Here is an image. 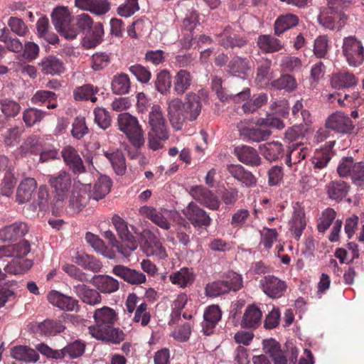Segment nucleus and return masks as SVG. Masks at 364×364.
<instances>
[{
  "label": "nucleus",
  "instance_id": "nucleus-1",
  "mask_svg": "<svg viewBox=\"0 0 364 364\" xmlns=\"http://www.w3.org/2000/svg\"><path fill=\"white\" fill-rule=\"evenodd\" d=\"M95 324L89 326L92 337L97 340L119 344L125 338L124 333L118 328L113 327L117 318L115 311L110 307L103 306L95 311Z\"/></svg>",
  "mask_w": 364,
  "mask_h": 364
},
{
  "label": "nucleus",
  "instance_id": "nucleus-2",
  "mask_svg": "<svg viewBox=\"0 0 364 364\" xmlns=\"http://www.w3.org/2000/svg\"><path fill=\"white\" fill-rule=\"evenodd\" d=\"M111 186V180L107 176L99 177L95 183L92 193L90 192V183L75 181L69 199V205L73 210L79 211L87 204L91 197L96 200L104 198L110 191Z\"/></svg>",
  "mask_w": 364,
  "mask_h": 364
},
{
  "label": "nucleus",
  "instance_id": "nucleus-3",
  "mask_svg": "<svg viewBox=\"0 0 364 364\" xmlns=\"http://www.w3.org/2000/svg\"><path fill=\"white\" fill-rule=\"evenodd\" d=\"M117 125L135 148L139 149L144 145V131L136 117L129 112L121 113L117 117Z\"/></svg>",
  "mask_w": 364,
  "mask_h": 364
},
{
  "label": "nucleus",
  "instance_id": "nucleus-4",
  "mask_svg": "<svg viewBox=\"0 0 364 364\" xmlns=\"http://www.w3.org/2000/svg\"><path fill=\"white\" fill-rule=\"evenodd\" d=\"M112 223L122 240V246H119V253L124 257H128L134 251L138 243L134 237L128 229L127 223L119 215H114L112 219Z\"/></svg>",
  "mask_w": 364,
  "mask_h": 364
},
{
  "label": "nucleus",
  "instance_id": "nucleus-5",
  "mask_svg": "<svg viewBox=\"0 0 364 364\" xmlns=\"http://www.w3.org/2000/svg\"><path fill=\"white\" fill-rule=\"evenodd\" d=\"M240 137L247 142H261L266 141L272 134V132L258 120L256 126L251 125L248 122L241 121L237 125Z\"/></svg>",
  "mask_w": 364,
  "mask_h": 364
},
{
  "label": "nucleus",
  "instance_id": "nucleus-6",
  "mask_svg": "<svg viewBox=\"0 0 364 364\" xmlns=\"http://www.w3.org/2000/svg\"><path fill=\"white\" fill-rule=\"evenodd\" d=\"M342 51L348 64L351 67H358L364 61L363 46L355 36L343 38Z\"/></svg>",
  "mask_w": 364,
  "mask_h": 364
},
{
  "label": "nucleus",
  "instance_id": "nucleus-7",
  "mask_svg": "<svg viewBox=\"0 0 364 364\" xmlns=\"http://www.w3.org/2000/svg\"><path fill=\"white\" fill-rule=\"evenodd\" d=\"M71 183L69 173L65 171H61L58 174L50 176L49 183L53 189L54 200L57 205H60L68 198Z\"/></svg>",
  "mask_w": 364,
  "mask_h": 364
},
{
  "label": "nucleus",
  "instance_id": "nucleus-8",
  "mask_svg": "<svg viewBox=\"0 0 364 364\" xmlns=\"http://www.w3.org/2000/svg\"><path fill=\"white\" fill-rule=\"evenodd\" d=\"M183 213L195 228H205L211 223L212 220L209 214L194 202L189 203Z\"/></svg>",
  "mask_w": 364,
  "mask_h": 364
},
{
  "label": "nucleus",
  "instance_id": "nucleus-9",
  "mask_svg": "<svg viewBox=\"0 0 364 364\" xmlns=\"http://www.w3.org/2000/svg\"><path fill=\"white\" fill-rule=\"evenodd\" d=\"M190 195L203 206L216 210L220 208V202L211 191L203 186H194L190 188Z\"/></svg>",
  "mask_w": 364,
  "mask_h": 364
},
{
  "label": "nucleus",
  "instance_id": "nucleus-10",
  "mask_svg": "<svg viewBox=\"0 0 364 364\" xmlns=\"http://www.w3.org/2000/svg\"><path fill=\"white\" fill-rule=\"evenodd\" d=\"M327 129L341 134H348L354 128L350 118L342 112H336L331 114L326 121Z\"/></svg>",
  "mask_w": 364,
  "mask_h": 364
},
{
  "label": "nucleus",
  "instance_id": "nucleus-11",
  "mask_svg": "<svg viewBox=\"0 0 364 364\" xmlns=\"http://www.w3.org/2000/svg\"><path fill=\"white\" fill-rule=\"evenodd\" d=\"M259 284L263 292L273 299L281 297L287 289L285 282L272 275L263 277L260 280Z\"/></svg>",
  "mask_w": 364,
  "mask_h": 364
},
{
  "label": "nucleus",
  "instance_id": "nucleus-12",
  "mask_svg": "<svg viewBox=\"0 0 364 364\" xmlns=\"http://www.w3.org/2000/svg\"><path fill=\"white\" fill-rule=\"evenodd\" d=\"M310 154L308 146L303 143H293L288 146L287 154L284 156V164L289 168L300 163Z\"/></svg>",
  "mask_w": 364,
  "mask_h": 364
},
{
  "label": "nucleus",
  "instance_id": "nucleus-13",
  "mask_svg": "<svg viewBox=\"0 0 364 364\" xmlns=\"http://www.w3.org/2000/svg\"><path fill=\"white\" fill-rule=\"evenodd\" d=\"M181 107L188 120L193 121L197 119L201 112V98L193 92L186 94L183 102H181Z\"/></svg>",
  "mask_w": 364,
  "mask_h": 364
},
{
  "label": "nucleus",
  "instance_id": "nucleus-14",
  "mask_svg": "<svg viewBox=\"0 0 364 364\" xmlns=\"http://www.w3.org/2000/svg\"><path fill=\"white\" fill-rule=\"evenodd\" d=\"M112 273L133 285L144 284L146 280V276L142 272L121 264L113 267Z\"/></svg>",
  "mask_w": 364,
  "mask_h": 364
},
{
  "label": "nucleus",
  "instance_id": "nucleus-15",
  "mask_svg": "<svg viewBox=\"0 0 364 364\" xmlns=\"http://www.w3.org/2000/svg\"><path fill=\"white\" fill-rule=\"evenodd\" d=\"M234 154L242 164L250 166H258L262 163V159L257 150L247 145L235 147Z\"/></svg>",
  "mask_w": 364,
  "mask_h": 364
},
{
  "label": "nucleus",
  "instance_id": "nucleus-16",
  "mask_svg": "<svg viewBox=\"0 0 364 364\" xmlns=\"http://www.w3.org/2000/svg\"><path fill=\"white\" fill-rule=\"evenodd\" d=\"M61 154L65 164L75 174L85 171L82 160L75 148L70 146H65Z\"/></svg>",
  "mask_w": 364,
  "mask_h": 364
},
{
  "label": "nucleus",
  "instance_id": "nucleus-17",
  "mask_svg": "<svg viewBox=\"0 0 364 364\" xmlns=\"http://www.w3.org/2000/svg\"><path fill=\"white\" fill-rule=\"evenodd\" d=\"M168 115L173 128L176 130L181 129L187 118L181 109V101L179 99L173 98L168 101Z\"/></svg>",
  "mask_w": 364,
  "mask_h": 364
},
{
  "label": "nucleus",
  "instance_id": "nucleus-18",
  "mask_svg": "<svg viewBox=\"0 0 364 364\" xmlns=\"http://www.w3.org/2000/svg\"><path fill=\"white\" fill-rule=\"evenodd\" d=\"M50 304L63 311H77L79 309L78 301L71 296H67L57 291H52L48 295Z\"/></svg>",
  "mask_w": 364,
  "mask_h": 364
},
{
  "label": "nucleus",
  "instance_id": "nucleus-19",
  "mask_svg": "<svg viewBox=\"0 0 364 364\" xmlns=\"http://www.w3.org/2000/svg\"><path fill=\"white\" fill-rule=\"evenodd\" d=\"M139 213L151 220L154 224L164 230L170 228V223L168 222L166 215L168 214L167 210H158L156 208L144 205L139 208Z\"/></svg>",
  "mask_w": 364,
  "mask_h": 364
},
{
  "label": "nucleus",
  "instance_id": "nucleus-20",
  "mask_svg": "<svg viewBox=\"0 0 364 364\" xmlns=\"http://www.w3.org/2000/svg\"><path fill=\"white\" fill-rule=\"evenodd\" d=\"M230 174L246 187L256 185L257 178L252 172L246 170L240 164H230L227 168Z\"/></svg>",
  "mask_w": 364,
  "mask_h": 364
},
{
  "label": "nucleus",
  "instance_id": "nucleus-21",
  "mask_svg": "<svg viewBox=\"0 0 364 364\" xmlns=\"http://www.w3.org/2000/svg\"><path fill=\"white\" fill-rule=\"evenodd\" d=\"M92 283L102 294H110L119 289V281L109 275H96L92 279Z\"/></svg>",
  "mask_w": 364,
  "mask_h": 364
},
{
  "label": "nucleus",
  "instance_id": "nucleus-22",
  "mask_svg": "<svg viewBox=\"0 0 364 364\" xmlns=\"http://www.w3.org/2000/svg\"><path fill=\"white\" fill-rule=\"evenodd\" d=\"M73 291L82 302L95 306L101 303L102 297L97 289H91L85 284L73 287Z\"/></svg>",
  "mask_w": 364,
  "mask_h": 364
},
{
  "label": "nucleus",
  "instance_id": "nucleus-23",
  "mask_svg": "<svg viewBox=\"0 0 364 364\" xmlns=\"http://www.w3.org/2000/svg\"><path fill=\"white\" fill-rule=\"evenodd\" d=\"M357 83L355 76L347 70L333 73L331 77V85L334 89L348 88L356 85Z\"/></svg>",
  "mask_w": 364,
  "mask_h": 364
},
{
  "label": "nucleus",
  "instance_id": "nucleus-24",
  "mask_svg": "<svg viewBox=\"0 0 364 364\" xmlns=\"http://www.w3.org/2000/svg\"><path fill=\"white\" fill-rule=\"evenodd\" d=\"M171 282L180 288L184 289L192 285L195 280V274L192 269L182 267L169 275Z\"/></svg>",
  "mask_w": 364,
  "mask_h": 364
},
{
  "label": "nucleus",
  "instance_id": "nucleus-25",
  "mask_svg": "<svg viewBox=\"0 0 364 364\" xmlns=\"http://www.w3.org/2000/svg\"><path fill=\"white\" fill-rule=\"evenodd\" d=\"M104 35L103 26L101 23H96L92 29L87 31L82 39V45L86 49L95 48L102 41Z\"/></svg>",
  "mask_w": 364,
  "mask_h": 364
},
{
  "label": "nucleus",
  "instance_id": "nucleus-26",
  "mask_svg": "<svg viewBox=\"0 0 364 364\" xmlns=\"http://www.w3.org/2000/svg\"><path fill=\"white\" fill-rule=\"evenodd\" d=\"M28 232V226L23 222H16L0 230V240L9 241L23 237Z\"/></svg>",
  "mask_w": 364,
  "mask_h": 364
},
{
  "label": "nucleus",
  "instance_id": "nucleus-27",
  "mask_svg": "<svg viewBox=\"0 0 364 364\" xmlns=\"http://www.w3.org/2000/svg\"><path fill=\"white\" fill-rule=\"evenodd\" d=\"M37 188V182L33 178H26L18 185L16 191V200L18 203H25L32 197Z\"/></svg>",
  "mask_w": 364,
  "mask_h": 364
},
{
  "label": "nucleus",
  "instance_id": "nucleus-28",
  "mask_svg": "<svg viewBox=\"0 0 364 364\" xmlns=\"http://www.w3.org/2000/svg\"><path fill=\"white\" fill-rule=\"evenodd\" d=\"M262 311L255 305L247 307L241 320L240 325L245 328H256L261 323Z\"/></svg>",
  "mask_w": 364,
  "mask_h": 364
},
{
  "label": "nucleus",
  "instance_id": "nucleus-29",
  "mask_svg": "<svg viewBox=\"0 0 364 364\" xmlns=\"http://www.w3.org/2000/svg\"><path fill=\"white\" fill-rule=\"evenodd\" d=\"M221 311L218 306H210L204 313V321L202 323L203 332L205 335H210L217 323L221 318Z\"/></svg>",
  "mask_w": 364,
  "mask_h": 364
},
{
  "label": "nucleus",
  "instance_id": "nucleus-30",
  "mask_svg": "<svg viewBox=\"0 0 364 364\" xmlns=\"http://www.w3.org/2000/svg\"><path fill=\"white\" fill-rule=\"evenodd\" d=\"M148 124L150 130H168L162 109L159 105H154L151 107Z\"/></svg>",
  "mask_w": 364,
  "mask_h": 364
},
{
  "label": "nucleus",
  "instance_id": "nucleus-31",
  "mask_svg": "<svg viewBox=\"0 0 364 364\" xmlns=\"http://www.w3.org/2000/svg\"><path fill=\"white\" fill-rule=\"evenodd\" d=\"M219 43L225 48L243 47L247 41L243 38H236L230 26H227L222 33H217Z\"/></svg>",
  "mask_w": 364,
  "mask_h": 364
},
{
  "label": "nucleus",
  "instance_id": "nucleus-32",
  "mask_svg": "<svg viewBox=\"0 0 364 364\" xmlns=\"http://www.w3.org/2000/svg\"><path fill=\"white\" fill-rule=\"evenodd\" d=\"M306 225L304 210L301 208H294L291 219L289 221V229L296 240L300 239Z\"/></svg>",
  "mask_w": 364,
  "mask_h": 364
},
{
  "label": "nucleus",
  "instance_id": "nucleus-33",
  "mask_svg": "<svg viewBox=\"0 0 364 364\" xmlns=\"http://www.w3.org/2000/svg\"><path fill=\"white\" fill-rule=\"evenodd\" d=\"M40 66L42 73L45 75H60L65 70L63 62L53 55L43 58L40 63Z\"/></svg>",
  "mask_w": 364,
  "mask_h": 364
},
{
  "label": "nucleus",
  "instance_id": "nucleus-34",
  "mask_svg": "<svg viewBox=\"0 0 364 364\" xmlns=\"http://www.w3.org/2000/svg\"><path fill=\"white\" fill-rule=\"evenodd\" d=\"M193 80V77L190 72L186 70H180L174 77L173 89L177 95H183L190 89Z\"/></svg>",
  "mask_w": 364,
  "mask_h": 364
},
{
  "label": "nucleus",
  "instance_id": "nucleus-35",
  "mask_svg": "<svg viewBox=\"0 0 364 364\" xmlns=\"http://www.w3.org/2000/svg\"><path fill=\"white\" fill-rule=\"evenodd\" d=\"M11 355L15 360L26 363L36 362L39 359V355L35 350L25 346L12 348Z\"/></svg>",
  "mask_w": 364,
  "mask_h": 364
},
{
  "label": "nucleus",
  "instance_id": "nucleus-36",
  "mask_svg": "<svg viewBox=\"0 0 364 364\" xmlns=\"http://www.w3.org/2000/svg\"><path fill=\"white\" fill-rule=\"evenodd\" d=\"M334 16L322 14L318 17L319 23L326 28L340 30L344 25L347 16L343 13H333Z\"/></svg>",
  "mask_w": 364,
  "mask_h": 364
},
{
  "label": "nucleus",
  "instance_id": "nucleus-37",
  "mask_svg": "<svg viewBox=\"0 0 364 364\" xmlns=\"http://www.w3.org/2000/svg\"><path fill=\"white\" fill-rule=\"evenodd\" d=\"M144 251L147 256H156L159 259H165L167 257L166 250L161 242L151 234L146 241Z\"/></svg>",
  "mask_w": 364,
  "mask_h": 364
},
{
  "label": "nucleus",
  "instance_id": "nucleus-38",
  "mask_svg": "<svg viewBox=\"0 0 364 364\" xmlns=\"http://www.w3.org/2000/svg\"><path fill=\"white\" fill-rule=\"evenodd\" d=\"M260 154L269 161H274L279 159L283 152V146L278 141L263 144L259 146Z\"/></svg>",
  "mask_w": 364,
  "mask_h": 364
},
{
  "label": "nucleus",
  "instance_id": "nucleus-39",
  "mask_svg": "<svg viewBox=\"0 0 364 364\" xmlns=\"http://www.w3.org/2000/svg\"><path fill=\"white\" fill-rule=\"evenodd\" d=\"M349 186L343 181H333L326 186V192L328 197L335 200H341L346 196Z\"/></svg>",
  "mask_w": 364,
  "mask_h": 364
},
{
  "label": "nucleus",
  "instance_id": "nucleus-40",
  "mask_svg": "<svg viewBox=\"0 0 364 364\" xmlns=\"http://www.w3.org/2000/svg\"><path fill=\"white\" fill-rule=\"evenodd\" d=\"M99 92L97 87L91 84H86L76 87L73 90V97L75 100L83 101L90 100L92 102H96L97 98L95 95Z\"/></svg>",
  "mask_w": 364,
  "mask_h": 364
},
{
  "label": "nucleus",
  "instance_id": "nucleus-41",
  "mask_svg": "<svg viewBox=\"0 0 364 364\" xmlns=\"http://www.w3.org/2000/svg\"><path fill=\"white\" fill-rule=\"evenodd\" d=\"M299 23V18L292 14L280 16L274 23V33L281 35L287 30L296 26Z\"/></svg>",
  "mask_w": 364,
  "mask_h": 364
},
{
  "label": "nucleus",
  "instance_id": "nucleus-42",
  "mask_svg": "<svg viewBox=\"0 0 364 364\" xmlns=\"http://www.w3.org/2000/svg\"><path fill=\"white\" fill-rule=\"evenodd\" d=\"M168 138V130H149L148 132V146L153 151L161 149Z\"/></svg>",
  "mask_w": 364,
  "mask_h": 364
},
{
  "label": "nucleus",
  "instance_id": "nucleus-43",
  "mask_svg": "<svg viewBox=\"0 0 364 364\" xmlns=\"http://www.w3.org/2000/svg\"><path fill=\"white\" fill-rule=\"evenodd\" d=\"M257 44L264 53H274L283 48L281 41L270 35H260L257 38Z\"/></svg>",
  "mask_w": 364,
  "mask_h": 364
},
{
  "label": "nucleus",
  "instance_id": "nucleus-44",
  "mask_svg": "<svg viewBox=\"0 0 364 364\" xmlns=\"http://www.w3.org/2000/svg\"><path fill=\"white\" fill-rule=\"evenodd\" d=\"M85 240L87 243H89L96 252L102 254L107 258L114 259L115 257V254L112 250H109L105 245L104 242L99 238L97 235L91 233L87 232L85 235Z\"/></svg>",
  "mask_w": 364,
  "mask_h": 364
},
{
  "label": "nucleus",
  "instance_id": "nucleus-45",
  "mask_svg": "<svg viewBox=\"0 0 364 364\" xmlns=\"http://www.w3.org/2000/svg\"><path fill=\"white\" fill-rule=\"evenodd\" d=\"M111 88L115 95H125L130 89V80L127 75L120 73L114 75L112 80Z\"/></svg>",
  "mask_w": 364,
  "mask_h": 364
},
{
  "label": "nucleus",
  "instance_id": "nucleus-46",
  "mask_svg": "<svg viewBox=\"0 0 364 364\" xmlns=\"http://www.w3.org/2000/svg\"><path fill=\"white\" fill-rule=\"evenodd\" d=\"M51 17L52 23L57 31L72 19L68 9L64 6L55 8L52 13Z\"/></svg>",
  "mask_w": 364,
  "mask_h": 364
},
{
  "label": "nucleus",
  "instance_id": "nucleus-47",
  "mask_svg": "<svg viewBox=\"0 0 364 364\" xmlns=\"http://www.w3.org/2000/svg\"><path fill=\"white\" fill-rule=\"evenodd\" d=\"M74 261L77 264L81 266L84 269L95 272L100 271L102 267L101 263L94 257L83 252L77 253L75 257Z\"/></svg>",
  "mask_w": 364,
  "mask_h": 364
},
{
  "label": "nucleus",
  "instance_id": "nucleus-48",
  "mask_svg": "<svg viewBox=\"0 0 364 364\" xmlns=\"http://www.w3.org/2000/svg\"><path fill=\"white\" fill-rule=\"evenodd\" d=\"M107 159L111 163L117 175H123L126 171L125 158L121 151L117 150L112 153H105Z\"/></svg>",
  "mask_w": 364,
  "mask_h": 364
},
{
  "label": "nucleus",
  "instance_id": "nucleus-49",
  "mask_svg": "<svg viewBox=\"0 0 364 364\" xmlns=\"http://www.w3.org/2000/svg\"><path fill=\"white\" fill-rule=\"evenodd\" d=\"M228 72L235 75H245L250 70V61L238 56L233 58L228 65Z\"/></svg>",
  "mask_w": 364,
  "mask_h": 364
},
{
  "label": "nucleus",
  "instance_id": "nucleus-50",
  "mask_svg": "<svg viewBox=\"0 0 364 364\" xmlns=\"http://www.w3.org/2000/svg\"><path fill=\"white\" fill-rule=\"evenodd\" d=\"M32 262L29 259L20 260L18 259H13L4 267L6 273L10 274H23L32 267Z\"/></svg>",
  "mask_w": 364,
  "mask_h": 364
},
{
  "label": "nucleus",
  "instance_id": "nucleus-51",
  "mask_svg": "<svg viewBox=\"0 0 364 364\" xmlns=\"http://www.w3.org/2000/svg\"><path fill=\"white\" fill-rule=\"evenodd\" d=\"M272 66V61L269 59H264L260 62L257 68L256 82L260 86L267 84V82L272 78L270 68Z\"/></svg>",
  "mask_w": 364,
  "mask_h": 364
},
{
  "label": "nucleus",
  "instance_id": "nucleus-52",
  "mask_svg": "<svg viewBox=\"0 0 364 364\" xmlns=\"http://www.w3.org/2000/svg\"><path fill=\"white\" fill-rule=\"evenodd\" d=\"M49 199L48 188L45 186H41L38 188L37 198L30 205V208L33 212H36L38 208L41 210H45L48 208Z\"/></svg>",
  "mask_w": 364,
  "mask_h": 364
},
{
  "label": "nucleus",
  "instance_id": "nucleus-53",
  "mask_svg": "<svg viewBox=\"0 0 364 364\" xmlns=\"http://www.w3.org/2000/svg\"><path fill=\"white\" fill-rule=\"evenodd\" d=\"M267 101V96L264 93L254 95L251 99L245 102L242 109L245 114L253 113L264 105Z\"/></svg>",
  "mask_w": 364,
  "mask_h": 364
},
{
  "label": "nucleus",
  "instance_id": "nucleus-54",
  "mask_svg": "<svg viewBox=\"0 0 364 364\" xmlns=\"http://www.w3.org/2000/svg\"><path fill=\"white\" fill-rule=\"evenodd\" d=\"M271 85L276 90H285L287 92H291L296 88L297 83L293 76L284 75L277 80H273Z\"/></svg>",
  "mask_w": 364,
  "mask_h": 364
},
{
  "label": "nucleus",
  "instance_id": "nucleus-55",
  "mask_svg": "<svg viewBox=\"0 0 364 364\" xmlns=\"http://www.w3.org/2000/svg\"><path fill=\"white\" fill-rule=\"evenodd\" d=\"M85 343L81 340L69 343L64 347L66 357L69 359H76L81 357L85 351Z\"/></svg>",
  "mask_w": 364,
  "mask_h": 364
},
{
  "label": "nucleus",
  "instance_id": "nucleus-56",
  "mask_svg": "<svg viewBox=\"0 0 364 364\" xmlns=\"http://www.w3.org/2000/svg\"><path fill=\"white\" fill-rule=\"evenodd\" d=\"M331 159L329 149L316 151L311 159V163L314 167V171L316 169H323L326 168Z\"/></svg>",
  "mask_w": 364,
  "mask_h": 364
},
{
  "label": "nucleus",
  "instance_id": "nucleus-57",
  "mask_svg": "<svg viewBox=\"0 0 364 364\" xmlns=\"http://www.w3.org/2000/svg\"><path fill=\"white\" fill-rule=\"evenodd\" d=\"M0 41L6 44L8 50L14 53H19L23 50V44L18 38L9 36L8 29L4 28L0 30Z\"/></svg>",
  "mask_w": 364,
  "mask_h": 364
},
{
  "label": "nucleus",
  "instance_id": "nucleus-58",
  "mask_svg": "<svg viewBox=\"0 0 364 364\" xmlns=\"http://www.w3.org/2000/svg\"><path fill=\"white\" fill-rule=\"evenodd\" d=\"M41 333L46 336H53L64 331L65 326L60 321L46 320L38 326Z\"/></svg>",
  "mask_w": 364,
  "mask_h": 364
},
{
  "label": "nucleus",
  "instance_id": "nucleus-59",
  "mask_svg": "<svg viewBox=\"0 0 364 364\" xmlns=\"http://www.w3.org/2000/svg\"><path fill=\"white\" fill-rule=\"evenodd\" d=\"M0 109L6 117H14L21 110L20 105L10 99L0 100Z\"/></svg>",
  "mask_w": 364,
  "mask_h": 364
},
{
  "label": "nucleus",
  "instance_id": "nucleus-60",
  "mask_svg": "<svg viewBox=\"0 0 364 364\" xmlns=\"http://www.w3.org/2000/svg\"><path fill=\"white\" fill-rule=\"evenodd\" d=\"M151 321V314L148 310V305L142 302L136 307L133 318L134 323H140L142 326H146Z\"/></svg>",
  "mask_w": 364,
  "mask_h": 364
},
{
  "label": "nucleus",
  "instance_id": "nucleus-61",
  "mask_svg": "<svg viewBox=\"0 0 364 364\" xmlns=\"http://www.w3.org/2000/svg\"><path fill=\"white\" fill-rule=\"evenodd\" d=\"M205 291L208 296L215 297L229 292V287L225 280H220L208 284Z\"/></svg>",
  "mask_w": 364,
  "mask_h": 364
},
{
  "label": "nucleus",
  "instance_id": "nucleus-62",
  "mask_svg": "<svg viewBox=\"0 0 364 364\" xmlns=\"http://www.w3.org/2000/svg\"><path fill=\"white\" fill-rule=\"evenodd\" d=\"M188 296L185 293L178 294L176 299L173 301L171 308V318L173 321L180 318L181 311L188 303Z\"/></svg>",
  "mask_w": 364,
  "mask_h": 364
},
{
  "label": "nucleus",
  "instance_id": "nucleus-63",
  "mask_svg": "<svg viewBox=\"0 0 364 364\" xmlns=\"http://www.w3.org/2000/svg\"><path fill=\"white\" fill-rule=\"evenodd\" d=\"M171 79L168 71L164 70L157 74L155 86L161 94L166 92L171 87Z\"/></svg>",
  "mask_w": 364,
  "mask_h": 364
},
{
  "label": "nucleus",
  "instance_id": "nucleus-64",
  "mask_svg": "<svg viewBox=\"0 0 364 364\" xmlns=\"http://www.w3.org/2000/svg\"><path fill=\"white\" fill-rule=\"evenodd\" d=\"M128 70L141 83H147L151 77V72L140 64L132 65Z\"/></svg>",
  "mask_w": 364,
  "mask_h": 364
}]
</instances>
